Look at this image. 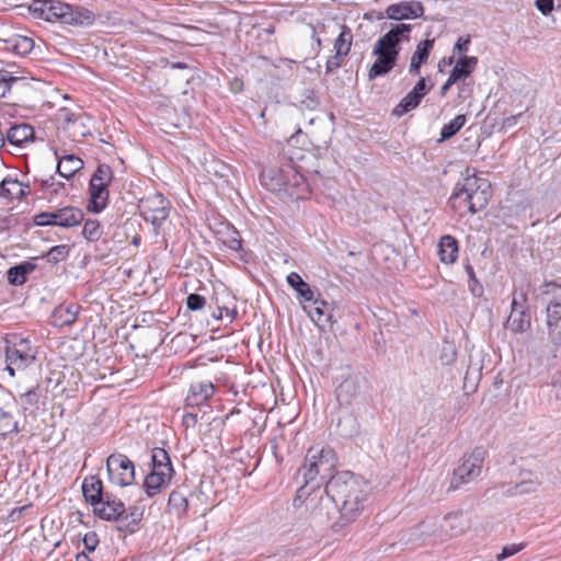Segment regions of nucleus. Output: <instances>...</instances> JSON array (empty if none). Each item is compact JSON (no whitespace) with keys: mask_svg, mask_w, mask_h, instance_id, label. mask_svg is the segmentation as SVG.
<instances>
[{"mask_svg":"<svg viewBox=\"0 0 561 561\" xmlns=\"http://www.w3.org/2000/svg\"><path fill=\"white\" fill-rule=\"evenodd\" d=\"M226 244L231 249V250H234V251H238L241 249V239L240 238H237V237H232L230 238Z\"/></svg>","mask_w":561,"mask_h":561,"instance_id":"e2e57ef3","label":"nucleus"},{"mask_svg":"<svg viewBox=\"0 0 561 561\" xmlns=\"http://www.w3.org/2000/svg\"><path fill=\"white\" fill-rule=\"evenodd\" d=\"M507 328L514 333L526 332L530 328L529 307H523L515 314H510Z\"/></svg>","mask_w":561,"mask_h":561,"instance_id":"7c9ffc66","label":"nucleus"},{"mask_svg":"<svg viewBox=\"0 0 561 561\" xmlns=\"http://www.w3.org/2000/svg\"><path fill=\"white\" fill-rule=\"evenodd\" d=\"M206 305V299L199 294H190L186 297V307L190 311L202 310Z\"/></svg>","mask_w":561,"mask_h":561,"instance_id":"de8ad7c7","label":"nucleus"},{"mask_svg":"<svg viewBox=\"0 0 561 561\" xmlns=\"http://www.w3.org/2000/svg\"><path fill=\"white\" fill-rule=\"evenodd\" d=\"M82 234L88 241H98L102 236L100 222L95 219L85 220Z\"/></svg>","mask_w":561,"mask_h":561,"instance_id":"a19ab883","label":"nucleus"},{"mask_svg":"<svg viewBox=\"0 0 561 561\" xmlns=\"http://www.w3.org/2000/svg\"><path fill=\"white\" fill-rule=\"evenodd\" d=\"M434 46V39H424L416 45V49L411 57V62L409 66V72L411 75H420V69L423 64H425L430 57L431 50Z\"/></svg>","mask_w":561,"mask_h":561,"instance_id":"412c9836","label":"nucleus"},{"mask_svg":"<svg viewBox=\"0 0 561 561\" xmlns=\"http://www.w3.org/2000/svg\"><path fill=\"white\" fill-rule=\"evenodd\" d=\"M84 219L83 211L73 206H65L48 211H42L34 216L33 221L36 226H58L71 228L80 225Z\"/></svg>","mask_w":561,"mask_h":561,"instance_id":"9d476101","label":"nucleus"},{"mask_svg":"<svg viewBox=\"0 0 561 561\" xmlns=\"http://www.w3.org/2000/svg\"><path fill=\"white\" fill-rule=\"evenodd\" d=\"M457 351L454 344L445 343L442 347L439 360L443 365H450L456 360Z\"/></svg>","mask_w":561,"mask_h":561,"instance_id":"a18cd8bd","label":"nucleus"},{"mask_svg":"<svg viewBox=\"0 0 561 561\" xmlns=\"http://www.w3.org/2000/svg\"><path fill=\"white\" fill-rule=\"evenodd\" d=\"M284 180L285 183L283 192L289 193L290 195L294 194V192L290 191L291 188L305 185L304 175L289 164L285 165Z\"/></svg>","mask_w":561,"mask_h":561,"instance_id":"c9c22d12","label":"nucleus"},{"mask_svg":"<svg viewBox=\"0 0 561 561\" xmlns=\"http://www.w3.org/2000/svg\"><path fill=\"white\" fill-rule=\"evenodd\" d=\"M110 482L118 486H128L135 480L134 462L123 454H112L106 459Z\"/></svg>","mask_w":561,"mask_h":561,"instance_id":"f8f14e48","label":"nucleus"},{"mask_svg":"<svg viewBox=\"0 0 561 561\" xmlns=\"http://www.w3.org/2000/svg\"><path fill=\"white\" fill-rule=\"evenodd\" d=\"M41 184L44 188L51 190V187L55 185V179L54 176H50L49 179L42 180Z\"/></svg>","mask_w":561,"mask_h":561,"instance_id":"774afa93","label":"nucleus"},{"mask_svg":"<svg viewBox=\"0 0 561 561\" xmlns=\"http://www.w3.org/2000/svg\"><path fill=\"white\" fill-rule=\"evenodd\" d=\"M467 175L462 182H458L449 198L451 207L456 210L466 208L476 214L489 204L492 197L491 183L486 179L478 178L466 170Z\"/></svg>","mask_w":561,"mask_h":561,"instance_id":"20e7f679","label":"nucleus"},{"mask_svg":"<svg viewBox=\"0 0 561 561\" xmlns=\"http://www.w3.org/2000/svg\"><path fill=\"white\" fill-rule=\"evenodd\" d=\"M83 545L89 552H93L99 545L98 534L95 531L87 533L83 537Z\"/></svg>","mask_w":561,"mask_h":561,"instance_id":"8fccbe9b","label":"nucleus"},{"mask_svg":"<svg viewBox=\"0 0 561 561\" xmlns=\"http://www.w3.org/2000/svg\"><path fill=\"white\" fill-rule=\"evenodd\" d=\"M324 492L328 497L325 502L331 501L340 513L334 527L342 528L354 523L362 515L371 488L362 476L351 471H340L327 481Z\"/></svg>","mask_w":561,"mask_h":561,"instance_id":"f257e3e1","label":"nucleus"},{"mask_svg":"<svg viewBox=\"0 0 561 561\" xmlns=\"http://www.w3.org/2000/svg\"><path fill=\"white\" fill-rule=\"evenodd\" d=\"M469 44H470L469 37H467V38L459 37L457 43L455 44V49H457L460 53H466L468 50Z\"/></svg>","mask_w":561,"mask_h":561,"instance_id":"052dcab7","label":"nucleus"},{"mask_svg":"<svg viewBox=\"0 0 561 561\" xmlns=\"http://www.w3.org/2000/svg\"><path fill=\"white\" fill-rule=\"evenodd\" d=\"M411 31V24H396L377 39L373 49L376 60L368 71L369 80L386 76L394 68L401 50L400 45L403 41L408 42L410 39Z\"/></svg>","mask_w":561,"mask_h":561,"instance_id":"7ed1b4c3","label":"nucleus"},{"mask_svg":"<svg viewBox=\"0 0 561 561\" xmlns=\"http://www.w3.org/2000/svg\"><path fill=\"white\" fill-rule=\"evenodd\" d=\"M457 81H453V78L449 76L447 81L442 85L440 88V95L444 96L447 91L450 89L453 84H455Z\"/></svg>","mask_w":561,"mask_h":561,"instance_id":"69168bd1","label":"nucleus"},{"mask_svg":"<svg viewBox=\"0 0 561 561\" xmlns=\"http://www.w3.org/2000/svg\"><path fill=\"white\" fill-rule=\"evenodd\" d=\"M38 388H33L21 396L22 400L31 407L36 405L39 400Z\"/></svg>","mask_w":561,"mask_h":561,"instance_id":"603ef678","label":"nucleus"},{"mask_svg":"<svg viewBox=\"0 0 561 561\" xmlns=\"http://www.w3.org/2000/svg\"><path fill=\"white\" fill-rule=\"evenodd\" d=\"M438 255L443 263H454L458 256L457 240L449 234L443 236L438 242Z\"/></svg>","mask_w":561,"mask_h":561,"instance_id":"a878e982","label":"nucleus"},{"mask_svg":"<svg viewBox=\"0 0 561 561\" xmlns=\"http://www.w3.org/2000/svg\"><path fill=\"white\" fill-rule=\"evenodd\" d=\"M343 56H339L337 53L335 51V55L331 56L327 60V64H325V71H327V73H331V72H333L336 69H339L342 66V64H341V58Z\"/></svg>","mask_w":561,"mask_h":561,"instance_id":"5fc2aeb1","label":"nucleus"},{"mask_svg":"<svg viewBox=\"0 0 561 561\" xmlns=\"http://www.w3.org/2000/svg\"><path fill=\"white\" fill-rule=\"evenodd\" d=\"M539 485V482L534 480H523L519 483H516L513 488L507 490V494L517 495V494H527L535 492Z\"/></svg>","mask_w":561,"mask_h":561,"instance_id":"79ce46f5","label":"nucleus"},{"mask_svg":"<svg viewBox=\"0 0 561 561\" xmlns=\"http://www.w3.org/2000/svg\"><path fill=\"white\" fill-rule=\"evenodd\" d=\"M215 393V386L210 381L191 385L190 393L185 399L186 407H199L206 403Z\"/></svg>","mask_w":561,"mask_h":561,"instance_id":"6ab92c4d","label":"nucleus"},{"mask_svg":"<svg viewBox=\"0 0 561 561\" xmlns=\"http://www.w3.org/2000/svg\"><path fill=\"white\" fill-rule=\"evenodd\" d=\"M471 527V520L463 512H451L445 515L439 526L442 535L446 537H457L465 534Z\"/></svg>","mask_w":561,"mask_h":561,"instance_id":"dca6fc26","label":"nucleus"},{"mask_svg":"<svg viewBox=\"0 0 561 561\" xmlns=\"http://www.w3.org/2000/svg\"><path fill=\"white\" fill-rule=\"evenodd\" d=\"M18 409L16 400L11 392L1 391L0 393V435L19 432V422L14 417V411Z\"/></svg>","mask_w":561,"mask_h":561,"instance_id":"2eb2a0df","label":"nucleus"},{"mask_svg":"<svg viewBox=\"0 0 561 561\" xmlns=\"http://www.w3.org/2000/svg\"><path fill=\"white\" fill-rule=\"evenodd\" d=\"M182 423H183V425L186 428L194 427L196 425V423H197V414H195V413H186L183 416Z\"/></svg>","mask_w":561,"mask_h":561,"instance_id":"bf43d9fd","label":"nucleus"},{"mask_svg":"<svg viewBox=\"0 0 561 561\" xmlns=\"http://www.w3.org/2000/svg\"><path fill=\"white\" fill-rule=\"evenodd\" d=\"M523 549V545H510V546H505L503 547L502 549V552L500 554H497L496 559L499 561H502L506 558H510L514 554H516L517 552H519L520 550Z\"/></svg>","mask_w":561,"mask_h":561,"instance_id":"3c124183","label":"nucleus"},{"mask_svg":"<svg viewBox=\"0 0 561 561\" xmlns=\"http://www.w3.org/2000/svg\"><path fill=\"white\" fill-rule=\"evenodd\" d=\"M30 194V185H24L10 176L3 179L0 183V196L4 198H23Z\"/></svg>","mask_w":561,"mask_h":561,"instance_id":"4be33fe9","label":"nucleus"},{"mask_svg":"<svg viewBox=\"0 0 561 561\" xmlns=\"http://www.w3.org/2000/svg\"><path fill=\"white\" fill-rule=\"evenodd\" d=\"M312 515L319 522H322L323 519L327 518V515L323 513V502H322V499L320 500L319 507H316L312 511Z\"/></svg>","mask_w":561,"mask_h":561,"instance_id":"680f3d73","label":"nucleus"},{"mask_svg":"<svg viewBox=\"0 0 561 561\" xmlns=\"http://www.w3.org/2000/svg\"><path fill=\"white\" fill-rule=\"evenodd\" d=\"M82 493L85 501L93 506V510L98 507L106 494L103 491V482L96 476H90L83 480Z\"/></svg>","mask_w":561,"mask_h":561,"instance_id":"aec40b11","label":"nucleus"},{"mask_svg":"<svg viewBox=\"0 0 561 561\" xmlns=\"http://www.w3.org/2000/svg\"><path fill=\"white\" fill-rule=\"evenodd\" d=\"M30 11L35 18L47 22L59 21L73 26H89L94 22L92 11L73 7L60 0H34L30 5Z\"/></svg>","mask_w":561,"mask_h":561,"instance_id":"39448f33","label":"nucleus"},{"mask_svg":"<svg viewBox=\"0 0 561 561\" xmlns=\"http://www.w3.org/2000/svg\"><path fill=\"white\" fill-rule=\"evenodd\" d=\"M151 471L165 472L168 477H172L174 470L170 456L164 448L156 447L151 450Z\"/></svg>","mask_w":561,"mask_h":561,"instance_id":"cd10ccee","label":"nucleus"},{"mask_svg":"<svg viewBox=\"0 0 561 561\" xmlns=\"http://www.w3.org/2000/svg\"><path fill=\"white\" fill-rule=\"evenodd\" d=\"M465 271L469 277V289H470L471 294L476 297L482 296L483 287L480 284V282L477 279L474 270L469 262H467L465 264Z\"/></svg>","mask_w":561,"mask_h":561,"instance_id":"c03bdc74","label":"nucleus"},{"mask_svg":"<svg viewBox=\"0 0 561 561\" xmlns=\"http://www.w3.org/2000/svg\"><path fill=\"white\" fill-rule=\"evenodd\" d=\"M545 288H546V289H545V291H543V294H545V295L550 294V293H551V290H550V289H559V290H561V286H560V285H558V284H557V283H554V282L546 283V284H545ZM558 297H559V298H561V294H560Z\"/></svg>","mask_w":561,"mask_h":561,"instance_id":"0e129e2a","label":"nucleus"},{"mask_svg":"<svg viewBox=\"0 0 561 561\" xmlns=\"http://www.w3.org/2000/svg\"><path fill=\"white\" fill-rule=\"evenodd\" d=\"M336 465L337 458L332 448L310 447L298 470V478H301L302 485L297 491V499L306 496L307 506L313 503L316 496H312V492L333 476Z\"/></svg>","mask_w":561,"mask_h":561,"instance_id":"f03ea898","label":"nucleus"},{"mask_svg":"<svg viewBox=\"0 0 561 561\" xmlns=\"http://www.w3.org/2000/svg\"><path fill=\"white\" fill-rule=\"evenodd\" d=\"M79 310L80 307L76 304L61 305L55 309L54 313L60 320L61 325H70L77 320Z\"/></svg>","mask_w":561,"mask_h":561,"instance_id":"e433bc0d","label":"nucleus"},{"mask_svg":"<svg viewBox=\"0 0 561 561\" xmlns=\"http://www.w3.org/2000/svg\"><path fill=\"white\" fill-rule=\"evenodd\" d=\"M18 78L11 76V73L7 70H0V84H7V89L10 90L11 83L16 82Z\"/></svg>","mask_w":561,"mask_h":561,"instance_id":"13d9d810","label":"nucleus"},{"mask_svg":"<svg viewBox=\"0 0 561 561\" xmlns=\"http://www.w3.org/2000/svg\"><path fill=\"white\" fill-rule=\"evenodd\" d=\"M26 510V506H21V507H15L11 513H10V518L12 520H16L23 513V511Z\"/></svg>","mask_w":561,"mask_h":561,"instance_id":"338daca9","label":"nucleus"},{"mask_svg":"<svg viewBox=\"0 0 561 561\" xmlns=\"http://www.w3.org/2000/svg\"><path fill=\"white\" fill-rule=\"evenodd\" d=\"M36 268V264L31 261L22 262L10 267L7 271V279L9 284L20 286L26 283L27 276Z\"/></svg>","mask_w":561,"mask_h":561,"instance_id":"393cba45","label":"nucleus"},{"mask_svg":"<svg viewBox=\"0 0 561 561\" xmlns=\"http://www.w3.org/2000/svg\"><path fill=\"white\" fill-rule=\"evenodd\" d=\"M170 207V202L160 193L149 194L138 203L141 217L153 226L156 233L168 219Z\"/></svg>","mask_w":561,"mask_h":561,"instance_id":"9b49d317","label":"nucleus"},{"mask_svg":"<svg viewBox=\"0 0 561 561\" xmlns=\"http://www.w3.org/2000/svg\"><path fill=\"white\" fill-rule=\"evenodd\" d=\"M548 336L554 346L561 345V330H559V327L548 328Z\"/></svg>","mask_w":561,"mask_h":561,"instance_id":"6e6d98bb","label":"nucleus"},{"mask_svg":"<svg viewBox=\"0 0 561 561\" xmlns=\"http://www.w3.org/2000/svg\"><path fill=\"white\" fill-rule=\"evenodd\" d=\"M486 454L483 446H477L470 453L465 454L453 470L449 489L457 490L474 481L481 474Z\"/></svg>","mask_w":561,"mask_h":561,"instance_id":"0eeeda50","label":"nucleus"},{"mask_svg":"<svg viewBox=\"0 0 561 561\" xmlns=\"http://www.w3.org/2000/svg\"><path fill=\"white\" fill-rule=\"evenodd\" d=\"M284 168H271L268 170H264L261 175V183L272 192H283L284 190Z\"/></svg>","mask_w":561,"mask_h":561,"instance_id":"b1692460","label":"nucleus"},{"mask_svg":"<svg viewBox=\"0 0 561 561\" xmlns=\"http://www.w3.org/2000/svg\"><path fill=\"white\" fill-rule=\"evenodd\" d=\"M93 512L101 519L116 522L119 531L133 534L142 519L145 506L136 503L126 507L115 495L106 493Z\"/></svg>","mask_w":561,"mask_h":561,"instance_id":"423d86ee","label":"nucleus"},{"mask_svg":"<svg viewBox=\"0 0 561 561\" xmlns=\"http://www.w3.org/2000/svg\"><path fill=\"white\" fill-rule=\"evenodd\" d=\"M8 47L20 56H25L34 48V42L27 36L16 35L9 39Z\"/></svg>","mask_w":561,"mask_h":561,"instance_id":"4c0bfd02","label":"nucleus"},{"mask_svg":"<svg viewBox=\"0 0 561 561\" xmlns=\"http://www.w3.org/2000/svg\"><path fill=\"white\" fill-rule=\"evenodd\" d=\"M112 179L113 171L111 167L107 164H100L90 180V199L88 210L98 214L105 208L108 199L107 186Z\"/></svg>","mask_w":561,"mask_h":561,"instance_id":"1a4fd4ad","label":"nucleus"},{"mask_svg":"<svg viewBox=\"0 0 561 561\" xmlns=\"http://www.w3.org/2000/svg\"><path fill=\"white\" fill-rule=\"evenodd\" d=\"M535 5L538 11H540L543 15H548L552 12L554 8L553 0H536Z\"/></svg>","mask_w":561,"mask_h":561,"instance_id":"864d4df0","label":"nucleus"},{"mask_svg":"<svg viewBox=\"0 0 561 561\" xmlns=\"http://www.w3.org/2000/svg\"><path fill=\"white\" fill-rule=\"evenodd\" d=\"M523 307H528L527 294L523 290H515L513 293L512 305H511L512 314H515L518 310L523 309Z\"/></svg>","mask_w":561,"mask_h":561,"instance_id":"49530a36","label":"nucleus"},{"mask_svg":"<svg viewBox=\"0 0 561 561\" xmlns=\"http://www.w3.org/2000/svg\"><path fill=\"white\" fill-rule=\"evenodd\" d=\"M82 168L83 161L75 154H67L57 163V172L65 179L72 178Z\"/></svg>","mask_w":561,"mask_h":561,"instance_id":"c756f323","label":"nucleus"},{"mask_svg":"<svg viewBox=\"0 0 561 561\" xmlns=\"http://www.w3.org/2000/svg\"><path fill=\"white\" fill-rule=\"evenodd\" d=\"M478 65V58L474 56L460 57L450 72L453 81H459L469 77Z\"/></svg>","mask_w":561,"mask_h":561,"instance_id":"bb28decb","label":"nucleus"},{"mask_svg":"<svg viewBox=\"0 0 561 561\" xmlns=\"http://www.w3.org/2000/svg\"><path fill=\"white\" fill-rule=\"evenodd\" d=\"M5 370L11 377L15 376L16 370H23L35 360L36 352L31 346L27 339L12 335L5 341Z\"/></svg>","mask_w":561,"mask_h":561,"instance_id":"6e6552de","label":"nucleus"},{"mask_svg":"<svg viewBox=\"0 0 561 561\" xmlns=\"http://www.w3.org/2000/svg\"><path fill=\"white\" fill-rule=\"evenodd\" d=\"M310 306H304V310L310 319L319 327H323L331 322V308L327 301L320 298V294L314 295V299L310 301Z\"/></svg>","mask_w":561,"mask_h":561,"instance_id":"a211bd4d","label":"nucleus"},{"mask_svg":"<svg viewBox=\"0 0 561 561\" xmlns=\"http://www.w3.org/2000/svg\"><path fill=\"white\" fill-rule=\"evenodd\" d=\"M68 255L69 247L67 244L55 245L46 253L47 261L53 264L66 260Z\"/></svg>","mask_w":561,"mask_h":561,"instance_id":"37998d69","label":"nucleus"},{"mask_svg":"<svg viewBox=\"0 0 561 561\" xmlns=\"http://www.w3.org/2000/svg\"><path fill=\"white\" fill-rule=\"evenodd\" d=\"M34 128L30 124H19L12 126L7 133L8 141L16 147H22L24 144L33 140Z\"/></svg>","mask_w":561,"mask_h":561,"instance_id":"5701e85b","label":"nucleus"},{"mask_svg":"<svg viewBox=\"0 0 561 561\" xmlns=\"http://www.w3.org/2000/svg\"><path fill=\"white\" fill-rule=\"evenodd\" d=\"M339 435L343 437H353L359 432V423L352 413H345L337 420Z\"/></svg>","mask_w":561,"mask_h":561,"instance_id":"473e14b6","label":"nucleus"},{"mask_svg":"<svg viewBox=\"0 0 561 561\" xmlns=\"http://www.w3.org/2000/svg\"><path fill=\"white\" fill-rule=\"evenodd\" d=\"M168 507L170 512L181 516L188 508V500L182 491L174 490L169 495Z\"/></svg>","mask_w":561,"mask_h":561,"instance_id":"f704fd0d","label":"nucleus"},{"mask_svg":"<svg viewBox=\"0 0 561 561\" xmlns=\"http://www.w3.org/2000/svg\"><path fill=\"white\" fill-rule=\"evenodd\" d=\"M465 123L466 116L463 114L457 115L454 119L443 126L438 141H445L454 137L462 128Z\"/></svg>","mask_w":561,"mask_h":561,"instance_id":"58836bf2","label":"nucleus"},{"mask_svg":"<svg viewBox=\"0 0 561 561\" xmlns=\"http://www.w3.org/2000/svg\"><path fill=\"white\" fill-rule=\"evenodd\" d=\"M64 112V122L69 127L70 125H76L80 119L81 115H78L73 112H70L68 110H62Z\"/></svg>","mask_w":561,"mask_h":561,"instance_id":"4d7b16f0","label":"nucleus"},{"mask_svg":"<svg viewBox=\"0 0 561 561\" xmlns=\"http://www.w3.org/2000/svg\"><path fill=\"white\" fill-rule=\"evenodd\" d=\"M165 472L150 471L145 479L144 489L149 497L158 494L161 489L170 481Z\"/></svg>","mask_w":561,"mask_h":561,"instance_id":"c85d7f7f","label":"nucleus"},{"mask_svg":"<svg viewBox=\"0 0 561 561\" xmlns=\"http://www.w3.org/2000/svg\"><path fill=\"white\" fill-rule=\"evenodd\" d=\"M367 387V379L360 375H351L336 388V400L341 407H348L358 402Z\"/></svg>","mask_w":561,"mask_h":561,"instance_id":"ddd939ff","label":"nucleus"},{"mask_svg":"<svg viewBox=\"0 0 561 561\" xmlns=\"http://www.w3.org/2000/svg\"><path fill=\"white\" fill-rule=\"evenodd\" d=\"M425 9L421 1H400L379 12L378 19L388 18L394 21L417 19L424 15Z\"/></svg>","mask_w":561,"mask_h":561,"instance_id":"4468645a","label":"nucleus"},{"mask_svg":"<svg viewBox=\"0 0 561 561\" xmlns=\"http://www.w3.org/2000/svg\"><path fill=\"white\" fill-rule=\"evenodd\" d=\"M286 279L288 285L298 294L301 299L305 301H311L314 299V290L301 278L298 273L291 272Z\"/></svg>","mask_w":561,"mask_h":561,"instance_id":"2f4dec72","label":"nucleus"},{"mask_svg":"<svg viewBox=\"0 0 561 561\" xmlns=\"http://www.w3.org/2000/svg\"><path fill=\"white\" fill-rule=\"evenodd\" d=\"M546 316H547V327H559L561 321V301L558 299H551L548 301L546 307Z\"/></svg>","mask_w":561,"mask_h":561,"instance_id":"ea45409f","label":"nucleus"},{"mask_svg":"<svg viewBox=\"0 0 561 561\" xmlns=\"http://www.w3.org/2000/svg\"><path fill=\"white\" fill-rule=\"evenodd\" d=\"M340 30V34L334 42V49L339 56H347L352 47V30L347 25H341Z\"/></svg>","mask_w":561,"mask_h":561,"instance_id":"72a5a7b5","label":"nucleus"},{"mask_svg":"<svg viewBox=\"0 0 561 561\" xmlns=\"http://www.w3.org/2000/svg\"><path fill=\"white\" fill-rule=\"evenodd\" d=\"M431 87H427L426 79L421 78L414 88L399 102V104L393 108L392 114L394 116H402L408 112L416 108L421 103L422 99L430 91Z\"/></svg>","mask_w":561,"mask_h":561,"instance_id":"f3484780","label":"nucleus"},{"mask_svg":"<svg viewBox=\"0 0 561 561\" xmlns=\"http://www.w3.org/2000/svg\"><path fill=\"white\" fill-rule=\"evenodd\" d=\"M436 534V528L434 524H431L428 522H422L414 530V536H434Z\"/></svg>","mask_w":561,"mask_h":561,"instance_id":"09e8293b","label":"nucleus"}]
</instances>
